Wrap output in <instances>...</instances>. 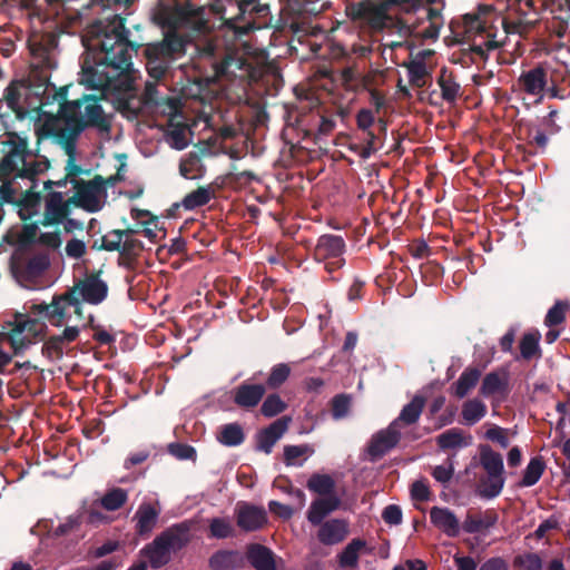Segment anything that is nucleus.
Here are the masks:
<instances>
[{
	"label": "nucleus",
	"mask_w": 570,
	"mask_h": 570,
	"mask_svg": "<svg viewBox=\"0 0 570 570\" xmlns=\"http://www.w3.org/2000/svg\"><path fill=\"white\" fill-rule=\"evenodd\" d=\"M128 36L126 19L119 14L89 23L81 36L86 53L81 59L80 83L90 89L129 92L135 89L137 72L132 57L140 48H144L147 72L156 81L186 51V39L176 32H167L161 41L145 47Z\"/></svg>",
	"instance_id": "f257e3e1"
},
{
	"label": "nucleus",
	"mask_w": 570,
	"mask_h": 570,
	"mask_svg": "<svg viewBox=\"0 0 570 570\" xmlns=\"http://www.w3.org/2000/svg\"><path fill=\"white\" fill-rule=\"evenodd\" d=\"M210 10L218 17L219 29L235 39L267 26L271 8L259 0H214Z\"/></svg>",
	"instance_id": "f03ea898"
},
{
	"label": "nucleus",
	"mask_w": 570,
	"mask_h": 570,
	"mask_svg": "<svg viewBox=\"0 0 570 570\" xmlns=\"http://www.w3.org/2000/svg\"><path fill=\"white\" fill-rule=\"evenodd\" d=\"M67 88H60L58 96L60 102L59 114L66 125L76 128V132H82L86 128H96L100 132L109 134L111 130L110 117L106 115L100 105L101 97L96 95H82L75 100L67 99Z\"/></svg>",
	"instance_id": "7ed1b4c3"
},
{
	"label": "nucleus",
	"mask_w": 570,
	"mask_h": 570,
	"mask_svg": "<svg viewBox=\"0 0 570 570\" xmlns=\"http://www.w3.org/2000/svg\"><path fill=\"white\" fill-rule=\"evenodd\" d=\"M155 20L168 28H186L198 33L209 30V21L205 18V8L196 7L189 1L158 0L154 13Z\"/></svg>",
	"instance_id": "20e7f679"
},
{
	"label": "nucleus",
	"mask_w": 570,
	"mask_h": 570,
	"mask_svg": "<svg viewBox=\"0 0 570 570\" xmlns=\"http://www.w3.org/2000/svg\"><path fill=\"white\" fill-rule=\"evenodd\" d=\"M190 541V527L186 522L174 524L163 532L141 550L153 569L166 566L171 559V552L176 553L184 549Z\"/></svg>",
	"instance_id": "39448f33"
},
{
	"label": "nucleus",
	"mask_w": 570,
	"mask_h": 570,
	"mask_svg": "<svg viewBox=\"0 0 570 570\" xmlns=\"http://www.w3.org/2000/svg\"><path fill=\"white\" fill-rule=\"evenodd\" d=\"M479 454L480 464L487 472V476L480 480L476 492L483 499L497 498L505 483L503 458L489 444H480Z\"/></svg>",
	"instance_id": "423d86ee"
},
{
	"label": "nucleus",
	"mask_w": 570,
	"mask_h": 570,
	"mask_svg": "<svg viewBox=\"0 0 570 570\" xmlns=\"http://www.w3.org/2000/svg\"><path fill=\"white\" fill-rule=\"evenodd\" d=\"M4 154L0 161V181L3 185L10 184L11 179L18 177L26 158L31 156L28 148V140L16 131L6 134V139L1 141Z\"/></svg>",
	"instance_id": "0eeeda50"
},
{
	"label": "nucleus",
	"mask_w": 570,
	"mask_h": 570,
	"mask_svg": "<svg viewBox=\"0 0 570 570\" xmlns=\"http://www.w3.org/2000/svg\"><path fill=\"white\" fill-rule=\"evenodd\" d=\"M389 12L383 1L374 3L368 0H363L346 7V14L351 20L366 24L373 31H383L396 24L404 27L402 20H395Z\"/></svg>",
	"instance_id": "6e6552de"
},
{
	"label": "nucleus",
	"mask_w": 570,
	"mask_h": 570,
	"mask_svg": "<svg viewBox=\"0 0 570 570\" xmlns=\"http://www.w3.org/2000/svg\"><path fill=\"white\" fill-rule=\"evenodd\" d=\"M46 330L47 325L40 318L16 314L12 328L8 333V340L14 355L23 353L37 338H41Z\"/></svg>",
	"instance_id": "1a4fd4ad"
},
{
	"label": "nucleus",
	"mask_w": 570,
	"mask_h": 570,
	"mask_svg": "<svg viewBox=\"0 0 570 570\" xmlns=\"http://www.w3.org/2000/svg\"><path fill=\"white\" fill-rule=\"evenodd\" d=\"M82 299L76 295H70V292H65L60 295H55L49 304L40 303L33 304L30 307V313L48 320L53 326H61L66 322L67 308L73 307L77 316H82Z\"/></svg>",
	"instance_id": "9d476101"
},
{
	"label": "nucleus",
	"mask_w": 570,
	"mask_h": 570,
	"mask_svg": "<svg viewBox=\"0 0 570 570\" xmlns=\"http://www.w3.org/2000/svg\"><path fill=\"white\" fill-rule=\"evenodd\" d=\"M345 250L346 244L342 236L324 234L318 237L313 256L317 262H325V269L332 274L344 266L343 254Z\"/></svg>",
	"instance_id": "9b49d317"
},
{
	"label": "nucleus",
	"mask_w": 570,
	"mask_h": 570,
	"mask_svg": "<svg viewBox=\"0 0 570 570\" xmlns=\"http://www.w3.org/2000/svg\"><path fill=\"white\" fill-rule=\"evenodd\" d=\"M101 271H94L79 279L68 289L70 295H76L85 303L98 305L108 296V285L100 278Z\"/></svg>",
	"instance_id": "f8f14e48"
},
{
	"label": "nucleus",
	"mask_w": 570,
	"mask_h": 570,
	"mask_svg": "<svg viewBox=\"0 0 570 570\" xmlns=\"http://www.w3.org/2000/svg\"><path fill=\"white\" fill-rule=\"evenodd\" d=\"M494 8L492 4H479L472 12L463 16L464 33L468 37L483 36L487 38H494L492 33V19Z\"/></svg>",
	"instance_id": "ddd939ff"
},
{
	"label": "nucleus",
	"mask_w": 570,
	"mask_h": 570,
	"mask_svg": "<svg viewBox=\"0 0 570 570\" xmlns=\"http://www.w3.org/2000/svg\"><path fill=\"white\" fill-rule=\"evenodd\" d=\"M237 527L245 532H254L263 529L268 522V515L264 507L239 501L235 508Z\"/></svg>",
	"instance_id": "4468645a"
},
{
	"label": "nucleus",
	"mask_w": 570,
	"mask_h": 570,
	"mask_svg": "<svg viewBox=\"0 0 570 570\" xmlns=\"http://www.w3.org/2000/svg\"><path fill=\"white\" fill-rule=\"evenodd\" d=\"M73 189L82 204V209L88 213H97L102 206L99 195L105 190V179L96 175L91 180H73Z\"/></svg>",
	"instance_id": "2eb2a0df"
},
{
	"label": "nucleus",
	"mask_w": 570,
	"mask_h": 570,
	"mask_svg": "<svg viewBox=\"0 0 570 570\" xmlns=\"http://www.w3.org/2000/svg\"><path fill=\"white\" fill-rule=\"evenodd\" d=\"M401 440L400 430L390 423L386 429L380 430L372 435L366 451L372 462L383 458L387 452L394 449Z\"/></svg>",
	"instance_id": "dca6fc26"
},
{
	"label": "nucleus",
	"mask_w": 570,
	"mask_h": 570,
	"mask_svg": "<svg viewBox=\"0 0 570 570\" xmlns=\"http://www.w3.org/2000/svg\"><path fill=\"white\" fill-rule=\"evenodd\" d=\"M266 386L249 380L242 382L230 391L234 404L242 410L255 409L264 399Z\"/></svg>",
	"instance_id": "f3484780"
},
{
	"label": "nucleus",
	"mask_w": 570,
	"mask_h": 570,
	"mask_svg": "<svg viewBox=\"0 0 570 570\" xmlns=\"http://www.w3.org/2000/svg\"><path fill=\"white\" fill-rule=\"evenodd\" d=\"M70 216L62 191L51 190L45 197V212L40 224L45 227L59 225Z\"/></svg>",
	"instance_id": "a211bd4d"
},
{
	"label": "nucleus",
	"mask_w": 570,
	"mask_h": 570,
	"mask_svg": "<svg viewBox=\"0 0 570 570\" xmlns=\"http://www.w3.org/2000/svg\"><path fill=\"white\" fill-rule=\"evenodd\" d=\"M291 421L292 419L289 416H282L267 428L261 430L256 434V450L266 454L272 453L275 443L287 431Z\"/></svg>",
	"instance_id": "6ab92c4d"
},
{
	"label": "nucleus",
	"mask_w": 570,
	"mask_h": 570,
	"mask_svg": "<svg viewBox=\"0 0 570 570\" xmlns=\"http://www.w3.org/2000/svg\"><path fill=\"white\" fill-rule=\"evenodd\" d=\"M510 393V374L505 368L492 371L482 380L480 394L484 397L501 396L505 399Z\"/></svg>",
	"instance_id": "aec40b11"
},
{
	"label": "nucleus",
	"mask_w": 570,
	"mask_h": 570,
	"mask_svg": "<svg viewBox=\"0 0 570 570\" xmlns=\"http://www.w3.org/2000/svg\"><path fill=\"white\" fill-rule=\"evenodd\" d=\"M517 83L521 91L530 96H539V100H541L548 83V73L544 68L538 66L523 71L518 78Z\"/></svg>",
	"instance_id": "412c9836"
},
{
	"label": "nucleus",
	"mask_w": 570,
	"mask_h": 570,
	"mask_svg": "<svg viewBox=\"0 0 570 570\" xmlns=\"http://www.w3.org/2000/svg\"><path fill=\"white\" fill-rule=\"evenodd\" d=\"M499 514L494 509L473 512L469 510L462 523L465 533L473 534L485 531L498 523Z\"/></svg>",
	"instance_id": "4be33fe9"
},
{
	"label": "nucleus",
	"mask_w": 570,
	"mask_h": 570,
	"mask_svg": "<svg viewBox=\"0 0 570 570\" xmlns=\"http://www.w3.org/2000/svg\"><path fill=\"white\" fill-rule=\"evenodd\" d=\"M318 525L317 539L324 546L338 544L348 534V523L343 519H331Z\"/></svg>",
	"instance_id": "5701e85b"
},
{
	"label": "nucleus",
	"mask_w": 570,
	"mask_h": 570,
	"mask_svg": "<svg viewBox=\"0 0 570 570\" xmlns=\"http://www.w3.org/2000/svg\"><path fill=\"white\" fill-rule=\"evenodd\" d=\"M246 559L255 570H277L275 553L264 544L249 543L246 547Z\"/></svg>",
	"instance_id": "b1692460"
},
{
	"label": "nucleus",
	"mask_w": 570,
	"mask_h": 570,
	"mask_svg": "<svg viewBox=\"0 0 570 570\" xmlns=\"http://www.w3.org/2000/svg\"><path fill=\"white\" fill-rule=\"evenodd\" d=\"M245 566V556L238 550L222 549L208 559L212 570H237Z\"/></svg>",
	"instance_id": "393cba45"
},
{
	"label": "nucleus",
	"mask_w": 570,
	"mask_h": 570,
	"mask_svg": "<svg viewBox=\"0 0 570 570\" xmlns=\"http://www.w3.org/2000/svg\"><path fill=\"white\" fill-rule=\"evenodd\" d=\"M431 522L450 538L460 533V522L455 514L448 508L433 507L430 510Z\"/></svg>",
	"instance_id": "a878e982"
},
{
	"label": "nucleus",
	"mask_w": 570,
	"mask_h": 570,
	"mask_svg": "<svg viewBox=\"0 0 570 570\" xmlns=\"http://www.w3.org/2000/svg\"><path fill=\"white\" fill-rule=\"evenodd\" d=\"M341 500L337 495L323 497L314 500L307 511V520L313 525L323 523V520L333 511L337 510Z\"/></svg>",
	"instance_id": "bb28decb"
},
{
	"label": "nucleus",
	"mask_w": 570,
	"mask_h": 570,
	"mask_svg": "<svg viewBox=\"0 0 570 570\" xmlns=\"http://www.w3.org/2000/svg\"><path fill=\"white\" fill-rule=\"evenodd\" d=\"M160 514V509H157L151 503L144 502L138 507L135 513L136 532L137 534L145 537L150 534Z\"/></svg>",
	"instance_id": "cd10ccee"
},
{
	"label": "nucleus",
	"mask_w": 570,
	"mask_h": 570,
	"mask_svg": "<svg viewBox=\"0 0 570 570\" xmlns=\"http://www.w3.org/2000/svg\"><path fill=\"white\" fill-rule=\"evenodd\" d=\"M425 406V397L422 395H415L410 403L405 404L401 410L399 416L391 423L399 430L402 426H409L415 424Z\"/></svg>",
	"instance_id": "c85d7f7f"
},
{
	"label": "nucleus",
	"mask_w": 570,
	"mask_h": 570,
	"mask_svg": "<svg viewBox=\"0 0 570 570\" xmlns=\"http://www.w3.org/2000/svg\"><path fill=\"white\" fill-rule=\"evenodd\" d=\"M365 548V540L361 538L352 539L337 556L340 567L351 570L356 569L358 567L360 552Z\"/></svg>",
	"instance_id": "c756f323"
},
{
	"label": "nucleus",
	"mask_w": 570,
	"mask_h": 570,
	"mask_svg": "<svg viewBox=\"0 0 570 570\" xmlns=\"http://www.w3.org/2000/svg\"><path fill=\"white\" fill-rule=\"evenodd\" d=\"M481 377V370L478 367H466L452 385L453 394L458 399H463L469 392L474 389Z\"/></svg>",
	"instance_id": "7c9ffc66"
},
{
	"label": "nucleus",
	"mask_w": 570,
	"mask_h": 570,
	"mask_svg": "<svg viewBox=\"0 0 570 570\" xmlns=\"http://www.w3.org/2000/svg\"><path fill=\"white\" fill-rule=\"evenodd\" d=\"M216 439L225 446H238L245 441L244 429L238 422L224 424L219 428Z\"/></svg>",
	"instance_id": "2f4dec72"
},
{
	"label": "nucleus",
	"mask_w": 570,
	"mask_h": 570,
	"mask_svg": "<svg viewBox=\"0 0 570 570\" xmlns=\"http://www.w3.org/2000/svg\"><path fill=\"white\" fill-rule=\"evenodd\" d=\"M438 85L441 88V96L443 100L449 104H454L460 95V85L454 80L452 72L443 67L438 78Z\"/></svg>",
	"instance_id": "473e14b6"
},
{
	"label": "nucleus",
	"mask_w": 570,
	"mask_h": 570,
	"mask_svg": "<svg viewBox=\"0 0 570 570\" xmlns=\"http://www.w3.org/2000/svg\"><path fill=\"white\" fill-rule=\"evenodd\" d=\"M404 67L407 69L409 81L413 87L423 88L431 80L432 76L424 60H412L405 63Z\"/></svg>",
	"instance_id": "72a5a7b5"
},
{
	"label": "nucleus",
	"mask_w": 570,
	"mask_h": 570,
	"mask_svg": "<svg viewBox=\"0 0 570 570\" xmlns=\"http://www.w3.org/2000/svg\"><path fill=\"white\" fill-rule=\"evenodd\" d=\"M540 338L541 334L538 330L523 334L519 344L520 355L523 360L530 361L534 357H541Z\"/></svg>",
	"instance_id": "f704fd0d"
},
{
	"label": "nucleus",
	"mask_w": 570,
	"mask_h": 570,
	"mask_svg": "<svg viewBox=\"0 0 570 570\" xmlns=\"http://www.w3.org/2000/svg\"><path fill=\"white\" fill-rule=\"evenodd\" d=\"M436 443L441 450L463 448L471 444V436L465 439L462 430L452 428L438 435Z\"/></svg>",
	"instance_id": "c9c22d12"
},
{
	"label": "nucleus",
	"mask_w": 570,
	"mask_h": 570,
	"mask_svg": "<svg viewBox=\"0 0 570 570\" xmlns=\"http://www.w3.org/2000/svg\"><path fill=\"white\" fill-rule=\"evenodd\" d=\"M487 412L488 407L481 400H468L463 403L461 411L463 423L474 425L487 415Z\"/></svg>",
	"instance_id": "e433bc0d"
},
{
	"label": "nucleus",
	"mask_w": 570,
	"mask_h": 570,
	"mask_svg": "<svg viewBox=\"0 0 570 570\" xmlns=\"http://www.w3.org/2000/svg\"><path fill=\"white\" fill-rule=\"evenodd\" d=\"M307 489L322 497L336 495L335 481L328 474L313 473L307 481Z\"/></svg>",
	"instance_id": "4c0bfd02"
},
{
	"label": "nucleus",
	"mask_w": 570,
	"mask_h": 570,
	"mask_svg": "<svg viewBox=\"0 0 570 570\" xmlns=\"http://www.w3.org/2000/svg\"><path fill=\"white\" fill-rule=\"evenodd\" d=\"M29 86L26 80H12L4 89L3 99L9 109L13 112L20 114L22 108L20 106L21 90L28 89Z\"/></svg>",
	"instance_id": "58836bf2"
},
{
	"label": "nucleus",
	"mask_w": 570,
	"mask_h": 570,
	"mask_svg": "<svg viewBox=\"0 0 570 570\" xmlns=\"http://www.w3.org/2000/svg\"><path fill=\"white\" fill-rule=\"evenodd\" d=\"M246 60L235 53H227L215 63V73L218 77L235 76L237 70H242Z\"/></svg>",
	"instance_id": "ea45409f"
},
{
	"label": "nucleus",
	"mask_w": 570,
	"mask_h": 570,
	"mask_svg": "<svg viewBox=\"0 0 570 570\" xmlns=\"http://www.w3.org/2000/svg\"><path fill=\"white\" fill-rule=\"evenodd\" d=\"M546 470V462L542 456H534L528 463L522 479L519 482L520 487H532L534 485L542 476Z\"/></svg>",
	"instance_id": "a19ab883"
},
{
	"label": "nucleus",
	"mask_w": 570,
	"mask_h": 570,
	"mask_svg": "<svg viewBox=\"0 0 570 570\" xmlns=\"http://www.w3.org/2000/svg\"><path fill=\"white\" fill-rule=\"evenodd\" d=\"M81 132H76V128L71 125H66L55 131V137L58 142L62 145L68 159L76 158V140Z\"/></svg>",
	"instance_id": "79ce46f5"
},
{
	"label": "nucleus",
	"mask_w": 570,
	"mask_h": 570,
	"mask_svg": "<svg viewBox=\"0 0 570 570\" xmlns=\"http://www.w3.org/2000/svg\"><path fill=\"white\" fill-rule=\"evenodd\" d=\"M212 197L213 190L209 186H199L196 190H193L183 198L181 205L185 209L193 210L207 205Z\"/></svg>",
	"instance_id": "37998d69"
},
{
	"label": "nucleus",
	"mask_w": 570,
	"mask_h": 570,
	"mask_svg": "<svg viewBox=\"0 0 570 570\" xmlns=\"http://www.w3.org/2000/svg\"><path fill=\"white\" fill-rule=\"evenodd\" d=\"M128 501V491L122 488L108 490L100 499L101 507L107 511H116Z\"/></svg>",
	"instance_id": "c03bdc74"
},
{
	"label": "nucleus",
	"mask_w": 570,
	"mask_h": 570,
	"mask_svg": "<svg viewBox=\"0 0 570 570\" xmlns=\"http://www.w3.org/2000/svg\"><path fill=\"white\" fill-rule=\"evenodd\" d=\"M291 373H292V368H291L289 364H287V363L275 364L271 368V371L266 377V384H264V385L266 386V389L277 390L288 380V377L291 376Z\"/></svg>",
	"instance_id": "a18cd8bd"
},
{
	"label": "nucleus",
	"mask_w": 570,
	"mask_h": 570,
	"mask_svg": "<svg viewBox=\"0 0 570 570\" xmlns=\"http://www.w3.org/2000/svg\"><path fill=\"white\" fill-rule=\"evenodd\" d=\"M287 409V404L277 393L268 394L261 405V413L265 417H274L283 413Z\"/></svg>",
	"instance_id": "49530a36"
},
{
	"label": "nucleus",
	"mask_w": 570,
	"mask_h": 570,
	"mask_svg": "<svg viewBox=\"0 0 570 570\" xmlns=\"http://www.w3.org/2000/svg\"><path fill=\"white\" fill-rule=\"evenodd\" d=\"M513 567L518 570H542L543 562L535 552H525L513 558Z\"/></svg>",
	"instance_id": "de8ad7c7"
},
{
	"label": "nucleus",
	"mask_w": 570,
	"mask_h": 570,
	"mask_svg": "<svg viewBox=\"0 0 570 570\" xmlns=\"http://www.w3.org/2000/svg\"><path fill=\"white\" fill-rule=\"evenodd\" d=\"M50 167L48 159L45 160H28L26 158L22 168H20L17 178H27L33 180L39 174L46 171Z\"/></svg>",
	"instance_id": "09e8293b"
},
{
	"label": "nucleus",
	"mask_w": 570,
	"mask_h": 570,
	"mask_svg": "<svg viewBox=\"0 0 570 570\" xmlns=\"http://www.w3.org/2000/svg\"><path fill=\"white\" fill-rule=\"evenodd\" d=\"M235 533L230 521L225 518H213L209 522V534L216 539H227Z\"/></svg>",
	"instance_id": "8fccbe9b"
},
{
	"label": "nucleus",
	"mask_w": 570,
	"mask_h": 570,
	"mask_svg": "<svg viewBox=\"0 0 570 570\" xmlns=\"http://www.w3.org/2000/svg\"><path fill=\"white\" fill-rule=\"evenodd\" d=\"M314 450L307 445H286L284 448V463L287 466L291 465H303V461H297L303 455L312 454Z\"/></svg>",
	"instance_id": "3c124183"
},
{
	"label": "nucleus",
	"mask_w": 570,
	"mask_h": 570,
	"mask_svg": "<svg viewBox=\"0 0 570 570\" xmlns=\"http://www.w3.org/2000/svg\"><path fill=\"white\" fill-rule=\"evenodd\" d=\"M82 522V513L71 514L65 520V522L60 523L57 528L53 529L52 535L55 538H59L76 532L80 529Z\"/></svg>",
	"instance_id": "603ef678"
},
{
	"label": "nucleus",
	"mask_w": 570,
	"mask_h": 570,
	"mask_svg": "<svg viewBox=\"0 0 570 570\" xmlns=\"http://www.w3.org/2000/svg\"><path fill=\"white\" fill-rule=\"evenodd\" d=\"M569 305L566 302L557 301L554 305L548 311L544 325L548 327L560 325L566 320V312Z\"/></svg>",
	"instance_id": "864d4df0"
},
{
	"label": "nucleus",
	"mask_w": 570,
	"mask_h": 570,
	"mask_svg": "<svg viewBox=\"0 0 570 570\" xmlns=\"http://www.w3.org/2000/svg\"><path fill=\"white\" fill-rule=\"evenodd\" d=\"M331 412L335 420L345 417L351 409V396L347 394H337L331 401Z\"/></svg>",
	"instance_id": "5fc2aeb1"
},
{
	"label": "nucleus",
	"mask_w": 570,
	"mask_h": 570,
	"mask_svg": "<svg viewBox=\"0 0 570 570\" xmlns=\"http://www.w3.org/2000/svg\"><path fill=\"white\" fill-rule=\"evenodd\" d=\"M126 232H119V229H112L101 237V244L98 249L106 252H118L120 249L124 234Z\"/></svg>",
	"instance_id": "6e6d98bb"
},
{
	"label": "nucleus",
	"mask_w": 570,
	"mask_h": 570,
	"mask_svg": "<svg viewBox=\"0 0 570 570\" xmlns=\"http://www.w3.org/2000/svg\"><path fill=\"white\" fill-rule=\"evenodd\" d=\"M66 344L58 335L50 336L42 345V354L49 358L60 360Z\"/></svg>",
	"instance_id": "4d7b16f0"
},
{
	"label": "nucleus",
	"mask_w": 570,
	"mask_h": 570,
	"mask_svg": "<svg viewBox=\"0 0 570 570\" xmlns=\"http://www.w3.org/2000/svg\"><path fill=\"white\" fill-rule=\"evenodd\" d=\"M41 203L40 193L27 191L23 198L20 202V217L22 220H27V216L24 215V210L31 209V214L38 213V207Z\"/></svg>",
	"instance_id": "13d9d810"
},
{
	"label": "nucleus",
	"mask_w": 570,
	"mask_h": 570,
	"mask_svg": "<svg viewBox=\"0 0 570 570\" xmlns=\"http://www.w3.org/2000/svg\"><path fill=\"white\" fill-rule=\"evenodd\" d=\"M167 451L173 456L179 459V460H195L196 459V450L194 446L180 443V442H173L169 443L167 446Z\"/></svg>",
	"instance_id": "bf43d9fd"
},
{
	"label": "nucleus",
	"mask_w": 570,
	"mask_h": 570,
	"mask_svg": "<svg viewBox=\"0 0 570 570\" xmlns=\"http://www.w3.org/2000/svg\"><path fill=\"white\" fill-rule=\"evenodd\" d=\"M362 135L364 146L360 155L363 158H368L372 154L376 153L381 148L379 136H376L372 129L363 131Z\"/></svg>",
	"instance_id": "052dcab7"
},
{
	"label": "nucleus",
	"mask_w": 570,
	"mask_h": 570,
	"mask_svg": "<svg viewBox=\"0 0 570 570\" xmlns=\"http://www.w3.org/2000/svg\"><path fill=\"white\" fill-rule=\"evenodd\" d=\"M318 0H289L292 10L299 16L320 12Z\"/></svg>",
	"instance_id": "680f3d73"
},
{
	"label": "nucleus",
	"mask_w": 570,
	"mask_h": 570,
	"mask_svg": "<svg viewBox=\"0 0 570 570\" xmlns=\"http://www.w3.org/2000/svg\"><path fill=\"white\" fill-rule=\"evenodd\" d=\"M49 258L45 254H38L29 258L27 271L31 275H40L49 267Z\"/></svg>",
	"instance_id": "e2e57ef3"
},
{
	"label": "nucleus",
	"mask_w": 570,
	"mask_h": 570,
	"mask_svg": "<svg viewBox=\"0 0 570 570\" xmlns=\"http://www.w3.org/2000/svg\"><path fill=\"white\" fill-rule=\"evenodd\" d=\"M144 250V244L141 240L137 238L127 237L126 239H122L120 249L118 250L119 254L122 256H136L138 257L139 254Z\"/></svg>",
	"instance_id": "0e129e2a"
},
{
	"label": "nucleus",
	"mask_w": 570,
	"mask_h": 570,
	"mask_svg": "<svg viewBox=\"0 0 570 570\" xmlns=\"http://www.w3.org/2000/svg\"><path fill=\"white\" fill-rule=\"evenodd\" d=\"M485 438L492 442H497L502 449H507L510 444L507 430L498 425H492L485 432Z\"/></svg>",
	"instance_id": "69168bd1"
},
{
	"label": "nucleus",
	"mask_w": 570,
	"mask_h": 570,
	"mask_svg": "<svg viewBox=\"0 0 570 570\" xmlns=\"http://www.w3.org/2000/svg\"><path fill=\"white\" fill-rule=\"evenodd\" d=\"M374 122L375 116L371 109L363 108L356 114V125L362 132L371 130Z\"/></svg>",
	"instance_id": "338daca9"
},
{
	"label": "nucleus",
	"mask_w": 570,
	"mask_h": 570,
	"mask_svg": "<svg viewBox=\"0 0 570 570\" xmlns=\"http://www.w3.org/2000/svg\"><path fill=\"white\" fill-rule=\"evenodd\" d=\"M382 519L385 523L391 525H397L402 523V510L396 504H390L384 508L382 512Z\"/></svg>",
	"instance_id": "774afa93"
}]
</instances>
